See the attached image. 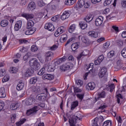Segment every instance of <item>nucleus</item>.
Segmentation results:
<instances>
[{
  "label": "nucleus",
  "mask_w": 126,
  "mask_h": 126,
  "mask_svg": "<svg viewBox=\"0 0 126 126\" xmlns=\"http://www.w3.org/2000/svg\"><path fill=\"white\" fill-rule=\"evenodd\" d=\"M33 92H34L35 94L38 96V100L39 101H45L47 99V95L49 94V92H48V89L45 88L44 89V91L45 93H41L40 92V88L37 87H33L32 89Z\"/></svg>",
  "instance_id": "f257e3e1"
},
{
  "label": "nucleus",
  "mask_w": 126,
  "mask_h": 126,
  "mask_svg": "<svg viewBox=\"0 0 126 126\" xmlns=\"http://www.w3.org/2000/svg\"><path fill=\"white\" fill-rule=\"evenodd\" d=\"M29 65L34 70H38L40 68V63L36 59H31L29 61Z\"/></svg>",
  "instance_id": "f03ea898"
},
{
  "label": "nucleus",
  "mask_w": 126,
  "mask_h": 126,
  "mask_svg": "<svg viewBox=\"0 0 126 126\" xmlns=\"http://www.w3.org/2000/svg\"><path fill=\"white\" fill-rule=\"evenodd\" d=\"M38 111V106H34L33 108L27 110L26 113V116H32L34 114H36Z\"/></svg>",
  "instance_id": "7ed1b4c3"
},
{
  "label": "nucleus",
  "mask_w": 126,
  "mask_h": 126,
  "mask_svg": "<svg viewBox=\"0 0 126 126\" xmlns=\"http://www.w3.org/2000/svg\"><path fill=\"white\" fill-rule=\"evenodd\" d=\"M73 66V64L71 63H67L63 65L60 67V69H62L63 71H65V70H68L69 68H72Z\"/></svg>",
  "instance_id": "20e7f679"
},
{
  "label": "nucleus",
  "mask_w": 126,
  "mask_h": 126,
  "mask_svg": "<svg viewBox=\"0 0 126 126\" xmlns=\"http://www.w3.org/2000/svg\"><path fill=\"white\" fill-rule=\"evenodd\" d=\"M65 30V28L64 27H60L58 28L54 33L55 37H59L61 34H63L64 31Z\"/></svg>",
  "instance_id": "39448f33"
},
{
  "label": "nucleus",
  "mask_w": 126,
  "mask_h": 126,
  "mask_svg": "<svg viewBox=\"0 0 126 126\" xmlns=\"http://www.w3.org/2000/svg\"><path fill=\"white\" fill-rule=\"evenodd\" d=\"M22 17H24L27 19V21L29 20H33L34 19V15L33 14H29L27 13H23L21 14Z\"/></svg>",
  "instance_id": "423d86ee"
},
{
  "label": "nucleus",
  "mask_w": 126,
  "mask_h": 126,
  "mask_svg": "<svg viewBox=\"0 0 126 126\" xmlns=\"http://www.w3.org/2000/svg\"><path fill=\"white\" fill-rule=\"evenodd\" d=\"M106 98V92L105 91H102L101 92H99L97 93V98H95V101H98V100H101V98Z\"/></svg>",
  "instance_id": "0eeeda50"
},
{
  "label": "nucleus",
  "mask_w": 126,
  "mask_h": 126,
  "mask_svg": "<svg viewBox=\"0 0 126 126\" xmlns=\"http://www.w3.org/2000/svg\"><path fill=\"white\" fill-rule=\"evenodd\" d=\"M69 16H70V11H65L61 16V19L62 20H65V19H67Z\"/></svg>",
  "instance_id": "6e6552de"
},
{
  "label": "nucleus",
  "mask_w": 126,
  "mask_h": 126,
  "mask_svg": "<svg viewBox=\"0 0 126 126\" xmlns=\"http://www.w3.org/2000/svg\"><path fill=\"white\" fill-rule=\"evenodd\" d=\"M107 73V68L106 67L101 68V70L98 73V76L99 78H103Z\"/></svg>",
  "instance_id": "1a4fd4ad"
},
{
  "label": "nucleus",
  "mask_w": 126,
  "mask_h": 126,
  "mask_svg": "<svg viewBox=\"0 0 126 126\" xmlns=\"http://www.w3.org/2000/svg\"><path fill=\"white\" fill-rule=\"evenodd\" d=\"M46 61L49 62L54 58V53L51 51H48L45 54Z\"/></svg>",
  "instance_id": "9d476101"
},
{
  "label": "nucleus",
  "mask_w": 126,
  "mask_h": 126,
  "mask_svg": "<svg viewBox=\"0 0 126 126\" xmlns=\"http://www.w3.org/2000/svg\"><path fill=\"white\" fill-rule=\"evenodd\" d=\"M103 20L104 18H103L102 16H98V17L96 19L95 21L96 26H100V25H102V23H103Z\"/></svg>",
  "instance_id": "9b49d317"
},
{
  "label": "nucleus",
  "mask_w": 126,
  "mask_h": 126,
  "mask_svg": "<svg viewBox=\"0 0 126 126\" xmlns=\"http://www.w3.org/2000/svg\"><path fill=\"white\" fill-rule=\"evenodd\" d=\"M44 28L45 29L48 30V31L53 32L55 30V27L54 26V25L51 23L45 24Z\"/></svg>",
  "instance_id": "f8f14e48"
},
{
  "label": "nucleus",
  "mask_w": 126,
  "mask_h": 126,
  "mask_svg": "<svg viewBox=\"0 0 126 126\" xmlns=\"http://www.w3.org/2000/svg\"><path fill=\"white\" fill-rule=\"evenodd\" d=\"M104 55H99L97 60L94 61V64L95 65H98V64H100L101 63H102V61H104Z\"/></svg>",
  "instance_id": "ddd939ff"
},
{
  "label": "nucleus",
  "mask_w": 126,
  "mask_h": 126,
  "mask_svg": "<svg viewBox=\"0 0 126 126\" xmlns=\"http://www.w3.org/2000/svg\"><path fill=\"white\" fill-rule=\"evenodd\" d=\"M96 85L94 82L89 83L86 86L87 90H94Z\"/></svg>",
  "instance_id": "4468645a"
},
{
  "label": "nucleus",
  "mask_w": 126,
  "mask_h": 126,
  "mask_svg": "<svg viewBox=\"0 0 126 126\" xmlns=\"http://www.w3.org/2000/svg\"><path fill=\"white\" fill-rule=\"evenodd\" d=\"M22 26V21L19 20L17 22L16 24L14 26V30L15 31H18L19 29L21 28Z\"/></svg>",
  "instance_id": "2eb2a0df"
},
{
  "label": "nucleus",
  "mask_w": 126,
  "mask_h": 126,
  "mask_svg": "<svg viewBox=\"0 0 126 126\" xmlns=\"http://www.w3.org/2000/svg\"><path fill=\"white\" fill-rule=\"evenodd\" d=\"M88 35L92 38H97L99 36L98 32L95 31L89 32Z\"/></svg>",
  "instance_id": "dca6fc26"
},
{
  "label": "nucleus",
  "mask_w": 126,
  "mask_h": 126,
  "mask_svg": "<svg viewBox=\"0 0 126 126\" xmlns=\"http://www.w3.org/2000/svg\"><path fill=\"white\" fill-rule=\"evenodd\" d=\"M43 78L44 80L47 79V80H53V79L55 78V76L50 74H46L43 76Z\"/></svg>",
  "instance_id": "f3484780"
},
{
  "label": "nucleus",
  "mask_w": 126,
  "mask_h": 126,
  "mask_svg": "<svg viewBox=\"0 0 126 126\" xmlns=\"http://www.w3.org/2000/svg\"><path fill=\"white\" fill-rule=\"evenodd\" d=\"M80 38H81L83 43H84L85 44H89V43H90V40L87 36H83L82 37L81 35H80L79 36V39H80Z\"/></svg>",
  "instance_id": "a211bd4d"
},
{
  "label": "nucleus",
  "mask_w": 126,
  "mask_h": 126,
  "mask_svg": "<svg viewBox=\"0 0 126 126\" xmlns=\"http://www.w3.org/2000/svg\"><path fill=\"white\" fill-rule=\"evenodd\" d=\"M85 2L83 0H78L77 3L76 5V8H81L84 6Z\"/></svg>",
  "instance_id": "6ab92c4d"
},
{
  "label": "nucleus",
  "mask_w": 126,
  "mask_h": 126,
  "mask_svg": "<svg viewBox=\"0 0 126 126\" xmlns=\"http://www.w3.org/2000/svg\"><path fill=\"white\" fill-rule=\"evenodd\" d=\"M6 97V93L4 87L0 89V98H5Z\"/></svg>",
  "instance_id": "aec40b11"
},
{
  "label": "nucleus",
  "mask_w": 126,
  "mask_h": 126,
  "mask_svg": "<svg viewBox=\"0 0 126 126\" xmlns=\"http://www.w3.org/2000/svg\"><path fill=\"white\" fill-rule=\"evenodd\" d=\"M26 73V76H31L34 73V69L33 68H28Z\"/></svg>",
  "instance_id": "412c9836"
},
{
  "label": "nucleus",
  "mask_w": 126,
  "mask_h": 126,
  "mask_svg": "<svg viewBox=\"0 0 126 126\" xmlns=\"http://www.w3.org/2000/svg\"><path fill=\"white\" fill-rule=\"evenodd\" d=\"M60 37V41L61 43H64L67 40V35L66 34H63Z\"/></svg>",
  "instance_id": "4be33fe9"
},
{
  "label": "nucleus",
  "mask_w": 126,
  "mask_h": 126,
  "mask_svg": "<svg viewBox=\"0 0 126 126\" xmlns=\"http://www.w3.org/2000/svg\"><path fill=\"white\" fill-rule=\"evenodd\" d=\"M78 47H79V43L76 42L74 43H73L71 46V50L74 52V51H76L77 49H78Z\"/></svg>",
  "instance_id": "5701e85b"
},
{
  "label": "nucleus",
  "mask_w": 126,
  "mask_h": 126,
  "mask_svg": "<svg viewBox=\"0 0 126 126\" xmlns=\"http://www.w3.org/2000/svg\"><path fill=\"white\" fill-rule=\"evenodd\" d=\"M32 26H34V22L33 21V20L28 21L27 23V28H28V29H30V28H32Z\"/></svg>",
  "instance_id": "b1692460"
},
{
  "label": "nucleus",
  "mask_w": 126,
  "mask_h": 126,
  "mask_svg": "<svg viewBox=\"0 0 126 126\" xmlns=\"http://www.w3.org/2000/svg\"><path fill=\"white\" fill-rule=\"evenodd\" d=\"M24 87V83L22 82H20L18 85H17L16 89L18 91H20V90H22L23 88Z\"/></svg>",
  "instance_id": "393cba45"
},
{
  "label": "nucleus",
  "mask_w": 126,
  "mask_h": 126,
  "mask_svg": "<svg viewBox=\"0 0 126 126\" xmlns=\"http://www.w3.org/2000/svg\"><path fill=\"white\" fill-rule=\"evenodd\" d=\"M19 108V103H12L11 105L10 109L12 110H17V108Z\"/></svg>",
  "instance_id": "a878e982"
},
{
  "label": "nucleus",
  "mask_w": 126,
  "mask_h": 126,
  "mask_svg": "<svg viewBox=\"0 0 126 126\" xmlns=\"http://www.w3.org/2000/svg\"><path fill=\"white\" fill-rule=\"evenodd\" d=\"M79 26L83 30H84L85 28H87V24L86 22L82 21L79 23Z\"/></svg>",
  "instance_id": "bb28decb"
},
{
  "label": "nucleus",
  "mask_w": 126,
  "mask_h": 126,
  "mask_svg": "<svg viewBox=\"0 0 126 126\" xmlns=\"http://www.w3.org/2000/svg\"><path fill=\"white\" fill-rule=\"evenodd\" d=\"M28 7L31 10H34V9L36 8V4H35V2H31L28 5Z\"/></svg>",
  "instance_id": "cd10ccee"
},
{
  "label": "nucleus",
  "mask_w": 126,
  "mask_h": 126,
  "mask_svg": "<svg viewBox=\"0 0 126 126\" xmlns=\"http://www.w3.org/2000/svg\"><path fill=\"white\" fill-rule=\"evenodd\" d=\"M75 1V0H66L64 3L65 5H72V4H74Z\"/></svg>",
  "instance_id": "c85d7f7f"
},
{
  "label": "nucleus",
  "mask_w": 126,
  "mask_h": 126,
  "mask_svg": "<svg viewBox=\"0 0 126 126\" xmlns=\"http://www.w3.org/2000/svg\"><path fill=\"white\" fill-rule=\"evenodd\" d=\"M66 61V57L63 56V57L60 58L57 61H56V63L58 64H60V63H63V62H65Z\"/></svg>",
  "instance_id": "c756f323"
},
{
  "label": "nucleus",
  "mask_w": 126,
  "mask_h": 126,
  "mask_svg": "<svg viewBox=\"0 0 126 126\" xmlns=\"http://www.w3.org/2000/svg\"><path fill=\"white\" fill-rule=\"evenodd\" d=\"M25 122H26V118H23L21 119L19 122L16 123V125L17 126H21Z\"/></svg>",
  "instance_id": "7c9ffc66"
},
{
  "label": "nucleus",
  "mask_w": 126,
  "mask_h": 126,
  "mask_svg": "<svg viewBox=\"0 0 126 126\" xmlns=\"http://www.w3.org/2000/svg\"><path fill=\"white\" fill-rule=\"evenodd\" d=\"M1 27H6L8 25V21L7 20H3L0 22Z\"/></svg>",
  "instance_id": "2f4dec72"
},
{
  "label": "nucleus",
  "mask_w": 126,
  "mask_h": 126,
  "mask_svg": "<svg viewBox=\"0 0 126 126\" xmlns=\"http://www.w3.org/2000/svg\"><path fill=\"white\" fill-rule=\"evenodd\" d=\"M78 101H73L71 105V110H74V109H75V108L78 106Z\"/></svg>",
  "instance_id": "473e14b6"
},
{
  "label": "nucleus",
  "mask_w": 126,
  "mask_h": 126,
  "mask_svg": "<svg viewBox=\"0 0 126 126\" xmlns=\"http://www.w3.org/2000/svg\"><path fill=\"white\" fill-rule=\"evenodd\" d=\"M38 80V77H34L30 79V84H35L37 81Z\"/></svg>",
  "instance_id": "72a5a7b5"
},
{
  "label": "nucleus",
  "mask_w": 126,
  "mask_h": 126,
  "mask_svg": "<svg viewBox=\"0 0 126 126\" xmlns=\"http://www.w3.org/2000/svg\"><path fill=\"white\" fill-rule=\"evenodd\" d=\"M83 85V81L81 80H77L76 81V86L77 87H81Z\"/></svg>",
  "instance_id": "f704fd0d"
},
{
  "label": "nucleus",
  "mask_w": 126,
  "mask_h": 126,
  "mask_svg": "<svg viewBox=\"0 0 126 126\" xmlns=\"http://www.w3.org/2000/svg\"><path fill=\"white\" fill-rule=\"evenodd\" d=\"M98 123H99V118H94V120L93 121L92 126H99Z\"/></svg>",
  "instance_id": "c9c22d12"
},
{
  "label": "nucleus",
  "mask_w": 126,
  "mask_h": 126,
  "mask_svg": "<svg viewBox=\"0 0 126 126\" xmlns=\"http://www.w3.org/2000/svg\"><path fill=\"white\" fill-rule=\"evenodd\" d=\"M75 28H76V27L75 26V25L72 24L71 25L68 29V32L69 33H72L74 30H75Z\"/></svg>",
  "instance_id": "e433bc0d"
},
{
  "label": "nucleus",
  "mask_w": 126,
  "mask_h": 126,
  "mask_svg": "<svg viewBox=\"0 0 126 126\" xmlns=\"http://www.w3.org/2000/svg\"><path fill=\"white\" fill-rule=\"evenodd\" d=\"M115 55H116V52L114 51H111L107 54V57L108 59H111V58H113Z\"/></svg>",
  "instance_id": "4c0bfd02"
},
{
  "label": "nucleus",
  "mask_w": 126,
  "mask_h": 126,
  "mask_svg": "<svg viewBox=\"0 0 126 126\" xmlns=\"http://www.w3.org/2000/svg\"><path fill=\"white\" fill-rule=\"evenodd\" d=\"M45 68L46 69H47V71L48 72H52L55 70L54 68L52 67V66H49L48 65L45 64Z\"/></svg>",
  "instance_id": "58836bf2"
},
{
  "label": "nucleus",
  "mask_w": 126,
  "mask_h": 126,
  "mask_svg": "<svg viewBox=\"0 0 126 126\" xmlns=\"http://www.w3.org/2000/svg\"><path fill=\"white\" fill-rule=\"evenodd\" d=\"M46 69V66L45 65L44 66L43 68H42L38 72L37 74L38 75H43L44 73H45V70Z\"/></svg>",
  "instance_id": "ea45409f"
},
{
  "label": "nucleus",
  "mask_w": 126,
  "mask_h": 126,
  "mask_svg": "<svg viewBox=\"0 0 126 126\" xmlns=\"http://www.w3.org/2000/svg\"><path fill=\"white\" fill-rule=\"evenodd\" d=\"M18 71V68L15 67H12L10 68V72L11 73H16Z\"/></svg>",
  "instance_id": "a19ab883"
},
{
  "label": "nucleus",
  "mask_w": 126,
  "mask_h": 126,
  "mask_svg": "<svg viewBox=\"0 0 126 126\" xmlns=\"http://www.w3.org/2000/svg\"><path fill=\"white\" fill-rule=\"evenodd\" d=\"M102 126H112V121L110 120L105 121L103 123Z\"/></svg>",
  "instance_id": "79ce46f5"
},
{
  "label": "nucleus",
  "mask_w": 126,
  "mask_h": 126,
  "mask_svg": "<svg viewBox=\"0 0 126 126\" xmlns=\"http://www.w3.org/2000/svg\"><path fill=\"white\" fill-rule=\"evenodd\" d=\"M35 98H33V97H31L29 98L28 99V102L29 105H32V104H33V103L35 102Z\"/></svg>",
  "instance_id": "37998d69"
},
{
  "label": "nucleus",
  "mask_w": 126,
  "mask_h": 126,
  "mask_svg": "<svg viewBox=\"0 0 126 126\" xmlns=\"http://www.w3.org/2000/svg\"><path fill=\"white\" fill-rule=\"evenodd\" d=\"M31 56V54L29 53H27L23 57V60L25 62H27L28 61V59Z\"/></svg>",
  "instance_id": "c03bdc74"
},
{
  "label": "nucleus",
  "mask_w": 126,
  "mask_h": 126,
  "mask_svg": "<svg viewBox=\"0 0 126 126\" xmlns=\"http://www.w3.org/2000/svg\"><path fill=\"white\" fill-rule=\"evenodd\" d=\"M5 73H6V71H5V69H2L0 70V77H3L5 75Z\"/></svg>",
  "instance_id": "a18cd8bd"
},
{
  "label": "nucleus",
  "mask_w": 126,
  "mask_h": 126,
  "mask_svg": "<svg viewBox=\"0 0 126 126\" xmlns=\"http://www.w3.org/2000/svg\"><path fill=\"white\" fill-rule=\"evenodd\" d=\"M76 96L78 99L82 101L84 98V94H76Z\"/></svg>",
  "instance_id": "49530a36"
},
{
  "label": "nucleus",
  "mask_w": 126,
  "mask_h": 126,
  "mask_svg": "<svg viewBox=\"0 0 126 126\" xmlns=\"http://www.w3.org/2000/svg\"><path fill=\"white\" fill-rule=\"evenodd\" d=\"M92 19H93V18L91 17V15H88L86 18H85L84 20H85L86 22H90V21H92Z\"/></svg>",
  "instance_id": "de8ad7c7"
},
{
  "label": "nucleus",
  "mask_w": 126,
  "mask_h": 126,
  "mask_svg": "<svg viewBox=\"0 0 126 126\" xmlns=\"http://www.w3.org/2000/svg\"><path fill=\"white\" fill-rule=\"evenodd\" d=\"M59 19H60V15H59L54 16V17H53L51 18L52 21H53L54 22L57 21V20H59Z\"/></svg>",
  "instance_id": "09e8293b"
},
{
  "label": "nucleus",
  "mask_w": 126,
  "mask_h": 126,
  "mask_svg": "<svg viewBox=\"0 0 126 126\" xmlns=\"http://www.w3.org/2000/svg\"><path fill=\"white\" fill-rule=\"evenodd\" d=\"M74 93H80L82 92V90L78 87H74L73 88Z\"/></svg>",
  "instance_id": "8fccbe9b"
},
{
  "label": "nucleus",
  "mask_w": 126,
  "mask_h": 126,
  "mask_svg": "<svg viewBox=\"0 0 126 126\" xmlns=\"http://www.w3.org/2000/svg\"><path fill=\"white\" fill-rule=\"evenodd\" d=\"M121 55L123 58H125V59L126 58V48H124L122 52H121Z\"/></svg>",
  "instance_id": "3c124183"
},
{
  "label": "nucleus",
  "mask_w": 126,
  "mask_h": 126,
  "mask_svg": "<svg viewBox=\"0 0 126 126\" xmlns=\"http://www.w3.org/2000/svg\"><path fill=\"white\" fill-rule=\"evenodd\" d=\"M113 0H105L103 3V5L104 6H107V5H109V4H111Z\"/></svg>",
  "instance_id": "603ef678"
},
{
  "label": "nucleus",
  "mask_w": 126,
  "mask_h": 126,
  "mask_svg": "<svg viewBox=\"0 0 126 126\" xmlns=\"http://www.w3.org/2000/svg\"><path fill=\"white\" fill-rule=\"evenodd\" d=\"M110 45H111V43H110V41H107L106 43H104V49H105V50H106V49H108V48H109V47L110 46Z\"/></svg>",
  "instance_id": "864d4df0"
},
{
  "label": "nucleus",
  "mask_w": 126,
  "mask_h": 126,
  "mask_svg": "<svg viewBox=\"0 0 126 126\" xmlns=\"http://www.w3.org/2000/svg\"><path fill=\"white\" fill-rule=\"evenodd\" d=\"M16 119V114H12V115L11 116V123H14Z\"/></svg>",
  "instance_id": "5fc2aeb1"
},
{
  "label": "nucleus",
  "mask_w": 126,
  "mask_h": 126,
  "mask_svg": "<svg viewBox=\"0 0 126 126\" xmlns=\"http://www.w3.org/2000/svg\"><path fill=\"white\" fill-rule=\"evenodd\" d=\"M109 89H110V92H113L114 89H115V85L114 84H111L108 87Z\"/></svg>",
  "instance_id": "6e6d98bb"
},
{
  "label": "nucleus",
  "mask_w": 126,
  "mask_h": 126,
  "mask_svg": "<svg viewBox=\"0 0 126 126\" xmlns=\"http://www.w3.org/2000/svg\"><path fill=\"white\" fill-rule=\"evenodd\" d=\"M74 120L76 121H80L82 119V117H81V115L80 114H78L77 115L74 116Z\"/></svg>",
  "instance_id": "4d7b16f0"
},
{
  "label": "nucleus",
  "mask_w": 126,
  "mask_h": 126,
  "mask_svg": "<svg viewBox=\"0 0 126 126\" xmlns=\"http://www.w3.org/2000/svg\"><path fill=\"white\" fill-rule=\"evenodd\" d=\"M70 126H75V122L73 119H69Z\"/></svg>",
  "instance_id": "13d9d810"
},
{
  "label": "nucleus",
  "mask_w": 126,
  "mask_h": 126,
  "mask_svg": "<svg viewBox=\"0 0 126 126\" xmlns=\"http://www.w3.org/2000/svg\"><path fill=\"white\" fill-rule=\"evenodd\" d=\"M32 52H37L38 51V47L35 45H32L31 47Z\"/></svg>",
  "instance_id": "bf43d9fd"
},
{
  "label": "nucleus",
  "mask_w": 126,
  "mask_h": 126,
  "mask_svg": "<svg viewBox=\"0 0 126 126\" xmlns=\"http://www.w3.org/2000/svg\"><path fill=\"white\" fill-rule=\"evenodd\" d=\"M90 70H92L93 68H94V63H90L88 66H87V69H90Z\"/></svg>",
  "instance_id": "052dcab7"
},
{
  "label": "nucleus",
  "mask_w": 126,
  "mask_h": 126,
  "mask_svg": "<svg viewBox=\"0 0 126 126\" xmlns=\"http://www.w3.org/2000/svg\"><path fill=\"white\" fill-rule=\"evenodd\" d=\"M8 80H9V76L5 75L2 79V82L4 83L6 82V81H8Z\"/></svg>",
  "instance_id": "680f3d73"
},
{
  "label": "nucleus",
  "mask_w": 126,
  "mask_h": 126,
  "mask_svg": "<svg viewBox=\"0 0 126 126\" xmlns=\"http://www.w3.org/2000/svg\"><path fill=\"white\" fill-rule=\"evenodd\" d=\"M29 30L31 33V35H33V34H34V33L36 32V30H37V29L36 28H32Z\"/></svg>",
  "instance_id": "e2e57ef3"
},
{
  "label": "nucleus",
  "mask_w": 126,
  "mask_h": 126,
  "mask_svg": "<svg viewBox=\"0 0 126 126\" xmlns=\"http://www.w3.org/2000/svg\"><path fill=\"white\" fill-rule=\"evenodd\" d=\"M4 107V102L3 101H0V112L1 111V110L3 109V108Z\"/></svg>",
  "instance_id": "0e129e2a"
},
{
  "label": "nucleus",
  "mask_w": 126,
  "mask_h": 126,
  "mask_svg": "<svg viewBox=\"0 0 126 126\" xmlns=\"http://www.w3.org/2000/svg\"><path fill=\"white\" fill-rule=\"evenodd\" d=\"M112 28L115 31L116 33H119V32H120L118 27H117L116 26H113Z\"/></svg>",
  "instance_id": "69168bd1"
},
{
  "label": "nucleus",
  "mask_w": 126,
  "mask_h": 126,
  "mask_svg": "<svg viewBox=\"0 0 126 126\" xmlns=\"http://www.w3.org/2000/svg\"><path fill=\"white\" fill-rule=\"evenodd\" d=\"M82 56H87V55H88V54H89V51H88V50H84L81 53Z\"/></svg>",
  "instance_id": "338daca9"
},
{
  "label": "nucleus",
  "mask_w": 126,
  "mask_h": 126,
  "mask_svg": "<svg viewBox=\"0 0 126 126\" xmlns=\"http://www.w3.org/2000/svg\"><path fill=\"white\" fill-rule=\"evenodd\" d=\"M110 13V9L107 8L104 10L103 11V14H108V13Z\"/></svg>",
  "instance_id": "774afa93"
}]
</instances>
